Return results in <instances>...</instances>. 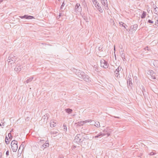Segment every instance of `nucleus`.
Listing matches in <instances>:
<instances>
[{"label":"nucleus","mask_w":158,"mask_h":158,"mask_svg":"<svg viewBox=\"0 0 158 158\" xmlns=\"http://www.w3.org/2000/svg\"><path fill=\"white\" fill-rule=\"evenodd\" d=\"M114 117L115 118H120V117H119L114 116Z\"/></svg>","instance_id":"47"},{"label":"nucleus","mask_w":158,"mask_h":158,"mask_svg":"<svg viewBox=\"0 0 158 158\" xmlns=\"http://www.w3.org/2000/svg\"><path fill=\"white\" fill-rule=\"evenodd\" d=\"M11 137H10V139L11 140Z\"/></svg>","instance_id":"55"},{"label":"nucleus","mask_w":158,"mask_h":158,"mask_svg":"<svg viewBox=\"0 0 158 158\" xmlns=\"http://www.w3.org/2000/svg\"><path fill=\"white\" fill-rule=\"evenodd\" d=\"M105 134L104 133H102V132L99 133L98 135L94 137L95 138H98L100 136H103L105 135Z\"/></svg>","instance_id":"17"},{"label":"nucleus","mask_w":158,"mask_h":158,"mask_svg":"<svg viewBox=\"0 0 158 158\" xmlns=\"http://www.w3.org/2000/svg\"><path fill=\"white\" fill-rule=\"evenodd\" d=\"M12 131H13V129H12L11 130V131H10V133Z\"/></svg>","instance_id":"52"},{"label":"nucleus","mask_w":158,"mask_h":158,"mask_svg":"<svg viewBox=\"0 0 158 158\" xmlns=\"http://www.w3.org/2000/svg\"><path fill=\"white\" fill-rule=\"evenodd\" d=\"M75 11L77 13H80L81 11V7L80 6V4L77 3L75 6Z\"/></svg>","instance_id":"5"},{"label":"nucleus","mask_w":158,"mask_h":158,"mask_svg":"<svg viewBox=\"0 0 158 158\" xmlns=\"http://www.w3.org/2000/svg\"><path fill=\"white\" fill-rule=\"evenodd\" d=\"M114 73H115V74H114L115 76L116 77H120L119 76V72L117 71V72H116V71H115Z\"/></svg>","instance_id":"22"},{"label":"nucleus","mask_w":158,"mask_h":158,"mask_svg":"<svg viewBox=\"0 0 158 158\" xmlns=\"http://www.w3.org/2000/svg\"><path fill=\"white\" fill-rule=\"evenodd\" d=\"M81 136L80 134H77L75 136L74 140V142L77 143L81 145H85V141L86 139L85 138H84L82 140L80 138Z\"/></svg>","instance_id":"2"},{"label":"nucleus","mask_w":158,"mask_h":158,"mask_svg":"<svg viewBox=\"0 0 158 158\" xmlns=\"http://www.w3.org/2000/svg\"><path fill=\"white\" fill-rule=\"evenodd\" d=\"M156 24H158V20L156 21Z\"/></svg>","instance_id":"50"},{"label":"nucleus","mask_w":158,"mask_h":158,"mask_svg":"<svg viewBox=\"0 0 158 158\" xmlns=\"http://www.w3.org/2000/svg\"><path fill=\"white\" fill-rule=\"evenodd\" d=\"M128 85L129 86H131L132 85V82L131 81H128Z\"/></svg>","instance_id":"35"},{"label":"nucleus","mask_w":158,"mask_h":158,"mask_svg":"<svg viewBox=\"0 0 158 158\" xmlns=\"http://www.w3.org/2000/svg\"><path fill=\"white\" fill-rule=\"evenodd\" d=\"M156 154V153L153 152H151L150 154H149V155H151V156H152V155H154L155 154Z\"/></svg>","instance_id":"41"},{"label":"nucleus","mask_w":158,"mask_h":158,"mask_svg":"<svg viewBox=\"0 0 158 158\" xmlns=\"http://www.w3.org/2000/svg\"><path fill=\"white\" fill-rule=\"evenodd\" d=\"M63 126L64 127V131H67V127L66 126H65L64 125H63Z\"/></svg>","instance_id":"37"},{"label":"nucleus","mask_w":158,"mask_h":158,"mask_svg":"<svg viewBox=\"0 0 158 158\" xmlns=\"http://www.w3.org/2000/svg\"><path fill=\"white\" fill-rule=\"evenodd\" d=\"M3 0H0V3Z\"/></svg>","instance_id":"54"},{"label":"nucleus","mask_w":158,"mask_h":158,"mask_svg":"<svg viewBox=\"0 0 158 158\" xmlns=\"http://www.w3.org/2000/svg\"><path fill=\"white\" fill-rule=\"evenodd\" d=\"M119 23L120 25L122 26L123 27H124L125 28H126V27H125V25H126L125 23H124L122 22H120Z\"/></svg>","instance_id":"25"},{"label":"nucleus","mask_w":158,"mask_h":158,"mask_svg":"<svg viewBox=\"0 0 158 158\" xmlns=\"http://www.w3.org/2000/svg\"><path fill=\"white\" fill-rule=\"evenodd\" d=\"M2 156V153L1 152H0V158H1Z\"/></svg>","instance_id":"46"},{"label":"nucleus","mask_w":158,"mask_h":158,"mask_svg":"<svg viewBox=\"0 0 158 158\" xmlns=\"http://www.w3.org/2000/svg\"><path fill=\"white\" fill-rule=\"evenodd\" d=\"M133 27H134V30L135 31L138 27V25L136 24H135L133 25Z\"/></svg>","instance_id":"27"},{"label":"nucleus","mask_w":158,"mask_h":158,"mask_svg":"<svg viewBox=\"0 0 158 158\" xmlns=\"http://www.w3.org/2000/svg\"><path fill=\"white\" fill-rule=\"evenodd\" d=\"M50 124V127H53L56 126V123L53 121H51Z\"/></svg>","instance_id":"16"},{"label":"nucleus","mask_w":158,"mask_h":158,"mask_svg":"<svg viewBox=\"0 0 158 158\" xmlns=\"http://www.w3.org/2000/svg\"><path fill=\"white\" fill-rule=\"evenodd\" d=\"M11 147L12 149L13 152H16L18 149L17 144H14L13 145L11 146Z\"/></svg>","instance_id":"10"},{"label":"nucleus","mask_w":158,"mask_h":158,"mask_svg":"<svg viewBox=\"0 0 158 158\" xmlns=\"http://www.w3.org/2000/svg\"><path fill=\"white\" fill-rule=\"evenodd\" d=\"M49 116V115L48 114H46L44 115L41 120H44V122H45L46 123H47Z\"/></svg>","instance_id":"8"},{"label":"nucleus","mask_w":158,"mask_h":158,"mask_svg":"<svg viewBox=\"0 0 158 158\" xmlns=\"http://www.w3.org/2000/svg\"><path fill=\"white\" fill-rule=\"evenodd\" d=\"M98 10L100 12H102V9L101 7H100L98 9Z\"/></svg>","instance_id":"38"},{"label":"nucleus","mask_w":158,"mask_h":158,"mask_svg":"<svg viewBox=\"0 0 158 158\" xmlns=\"http://www.w3.org/2000/svg\"><path fill=\"white\" fill-rule=\"evenodd\" d=\"M93 3L94 5H96L97 4H98V2H97L96 0H92Z\"/></svg>","instance_id":"29"},{"label":"nucleus","mask_w":158,"mask_h":158,"mask_svg":"<svg viewBox=\"0 0 158 158\" xmlns=\"http://www.w3.org/2000/svg\"><path fill=\"white\" fill-rule=\"evenodd\" d=\"M94 123V122H93V123H92V122H91V123H90V125H93V123Z\"/></svg>","instance_id":"51"},{"label":"nucleus","mask_w":158,"mask_h":158,"mask_svg":"<svg viewBox=\"0 0 158 158\" xmlns=\"http://www.w3.org/2000/svg\"><path fill=\"white\" fill-rule=\"evenodd\" d=\"M25 145V142H23V143H22V144H21V145L20 146H21V147H22L23 148V147H23V146H24Z\"/></svg>","instance_id":"39"},{"label":"nucleus","mask_w":158,"mask_h":158,"mask_svg":"<svg viewBox=\"0 0 158 158\" xmlns=\"http://www.w3.org/2000/svg\"><path fill=\"white\" fill-rule=\"evenodd\" d=\"M17 60V57L14 54L10 55L7 60L8 64H14Z\"/></svg>","instance_id":"3"},{"label":"nucleus","mask_w":158,"mask_h":158,"mask_svg":"<svg viewBox=\"0 0 158 158\" xmlns=\"http://www.w3.org/2000/svg\"><path fill=\"white\" fill-rule=\"evenodd\" d=\"M31 81H32L31 80V79L30 78H29L26 81H25V82L27 83H29V82H31Z\"/></svg>","instance_id":"32"},{"label":"nucleus","mask_w":158,"mask_h":158,"mask_svg":"<svg viewBox=\"0 0 158 158\" xmlns=\"http://www.w3.org/2000/svg\"><path fill=\"white\" fill-rule=\"evenodd\" d=\"M22 68H23V67L21 65H17V66H16V67L15 68V71H16L17 72H19L21 70V69Z\"/></svg>","instance_id":"11"},{"label":"nucleus","mask_w":158,"mask_h":158,"mask_svg":"<svg viewBox=\"0 0 158 158\" xmlns=\"http://www.w3.org/2000/svg\"><path fill=\"white\" fill-rule=\"evenodd\" d=\"M15 143H16V144H17L18 142L17 141L14 140L13 141H12L11 143V146L13 145H14V144H15Z\"/></svg>","instance_id":"21"},{"label":"nucleus","mask_w":158,"mask_h":158,"mask_svg":"<svg viewBox=\"0 0 158 158\" xmlns=\"http://www.w3.org/2000/svg\"><path fill=\"white\" fill-rule=\"evenodd\" d=\"M30 78L31 79V80L32 81V80L34 79V77H30Z\"/></svg>","instance_id":"45"},{"label":"nucleus","mask_w":158,"mask_h":158,"mask_svg":"<svg viewBox=\"0 0 158 158\" xmlns=\"http://www.w3.org/2000/svg\"><path fill=\"white\" fill-rule=\"evenodd\" d=\"M98 69L97 68V67H95V69L94 70L95 71H96L97 72L98 71Z\"/></svg>","instance_id":"44"},{"label":"nucleus","mask_w":158,"mask_h":158,"mask_svg":"<svg viewBox=\"0 0 158 158\" xmlns=\"http://www.w3.org/2000/svg\"><path fill=\"white\" fill-rule=\"evenodd\" d=\"M65 111L66 112L69 113V114H70L71 113L73 110L72 109H70V108H67L65 109Z\"/></svg>","instance_id":"18"},{"label":"nucleus","mask_w":158,"mask_h":158,"mask_svg":"<svg viewBox=\"0 0 158 158\" xmlns=\"http://www.w3.org/2000/svg\"><path fill=\"white\" fill-rule=\"evenodd\" d=\"M121 69V67L119 66L118 68L116 69L115 71H116V72H117V71L119 72Z\"/></svg>","instance_id":"28"},{"label":"nucleus","mask_w":158,"mask_h":158,"mask_svg":"<svg viewBox=\"0 0 158 158\" xmlns=\"http://www.w3.org/2000/svg\"><path fill=\"white\" fill-rule=\"evenodd\" d=\"M155 6V7L154 6V13L157 15L158 14V7H157L156 6Z\"/></svg>","instance_id":"20"},{"label":"nucleus","mask_w":158,"mask_h":158,"mask_svg":"<svg viewBox=\"0 0 158 158\" xmlns=\"http://www.w3.org/2000/svg\"><path fill=\"white\" fill-rule=\"evenodd\" d=\"M148 74H150V75L152 76V77H153V79H155L156 77L154 75H153L154 73L153 71L152 70H149L148 73Z\"/></svg>","instance_id":"15"},{"label":"nucleus","mask_w":158,"mask_h":158,"mask_svg":"<svg viewBox=\"0 0 158 158\" xmlns=\"http://www.w3.org/2000/svg\"><path fill=\"white\" fill-rule=\"evenodd\" d=\"M8 137H9V138L10 139V137H11V139H12L13 137L11 135V134L10 133H9L8 134Z\"/></svg>","instance_id":"36"},{"label":"nucleus","mask_w":158,"mask_h":158,"mask_svg":"<svg viewBox=\"0 0 158 158\" xmlns=\"http://www.w3.org/2000/svg\"><path fill=\"white\" fill-rule=\"evenodd\" d=\"M64 5L65 4L64 3V2H63L60 8V9H61V10H63L62 9H63V7L64 6Z\"/></svg>","instance_id":"30"},{"label":"nucleus","mask_w":158,"mask_h":158,"mask_svg":"<svg viewBox=\"0 0 158 158\" xmlns=\"http://www.w3.org/2000/svg\"><path fill=\"white\" fill-rule=\"evenodd\" d=\"M22 147L21 146L19 147V150H18V152L19 151L20 149V148Z\"/></svg>","instance_id":"53"},{"label":"nucleus","mask_w":158,"mask_h":158,"mask_svg":"<svg viewBox=\"0 0 158 158\" xmlns=\"http://www.w3.org/2000/svg\"><path fill=\"white\" fill-rule=\"evenodd\" d=\"M0 122V126H1L4 127L5 125L4 122L2 120H1Z\"/></svg>","instance_id":"24"},{"label":"nucleus","mask_w":158,"mask_h":158,"mask_svg":"<svg viewBox=\"0 0 158 158\" xmlns=\"http://www.w3.org/2000/svg\"><path fill=\"white\" fill-rule=\"evenodd\" d=\"M6 156H8L9 155V151L8 150H7L6 152Z\"/></svg>","instance_id":"42"},{"label":"nucleus","mask_w":158,"mask_h":158,"mask_svg":"<svg viewBox=\"0 0 158 158\" xmlns=\"http://www.w3.org/2000/svg\"><path fill=\"white\" fill-rule=\"evenodd\" d=\"M98 49L99 50H101L102 49V48H101V47H99L98 48Z\"/></svg>","instance_id":"48"},{"label":"nucleus","mask_w":158,"mask_h":158,"mask_svg":"<svg viewBox=\"0 0 158 158\" xmlns=\"http://www.w3.org/2000/svg\"><path fill=\"white\" fill-rule=\"evenodd\" d=\"M140 89H141L143 95L145 97V95H146V91L144 87L142 85Z\"/></svg>","instance_id":"12"},{"label":"nucleus","mask_w":158,"mask_h":158,"mask_svg":"<svg viewBox=\"0 0 158 158\" xmlns=\"http://www.w3.org/2000/svg\"><path fill=\"white\" fill-rule=\"evenodd\" d=\"M58 132V131H51L50 132V133L51 134H55Z\"/></svg>","instance_id":"33"},{"label":"nucleus","mask_w":158,"mask_h":158,"mask_svg":"<svg viewBox=\"0 0 158 158\" xmlns=\"http://www.w3.org/2000/svg\"><path fill=\"white\" fill-rule=\"evenodd\" d=\"M101 2L103 6H105V8L106 9H108V7L107 1V0H101Z\"/></svg>","instance_id":"7"},{"label":"nucleus","mask_w":158,"mask_h":158,"mask_svg":"<svg viewBox=\"0 0 158 158\" xmlns=\"http://www.w3.org/2000/svg\"><path fill=\"white\" fill-rule=\"evenodd\" d=\"M120 53L121 54V57L122 58L123 61H125L126 58L125 57V55L124 53L122 51H121V52H120Z\"/></svg>","instance_id":"14"},{"label":"nucleus","mask_w":158,"mask_h":158,"mask_svg":"<svg viewBox=\"0 0 158 158\" xmlns=\"http://www.w3.org/2000/svg\"><path fill=\"white\" fill-rule=\"evenodd\" d=\"M95 6L96 7V8L98 9L99 8L101 7L100 6L99 4V3L98 4H97L96 5H95Z\"/></svg>","instance_id":"34"},{"label":"nucleus","mask_w":158,"mask_h":158,"mask_svg":"<svg viewBox=\"0 0 158 158\" xmlns=\"http://www.w3.org/2000/svg\"><path fill=\"white\" fill-rule=\"evenodd\" d=\"M61 14L60 13L59 14V17H60L61 16Z\"/></svg>","instance_id":"49"},{"label":"nucleus","mask_w":158,"mask_h":158,"mask_svg":"<svg viewBox=\"0 0 158 158\" xmlns=\"http://www.w3.org/2000/svg\"><path fill=\"white\" fill-rule=\"evenodd\" d=\"M146 12L144 11H143L142 13V14L141 16V19H143L145 18L146 15Z\"/></svg>","instance_id":"19"},{"label":"nucleus","mask_w":158,"mask_h":158,"mask_svg":"<svg viewBox=\"0 0 158 158\" xmlns=\"http://www.w3.org/2000/svg\"><path fill=\"white\" fill-rule=\"evenodd\" d=\"M148 22L149 23H153V21H152V20H151L150 19H149L148 20Z\"/></svg>","instance_id":"40"},{"label":"nucleus","mask_w":158,"mask_h":158,"mask_svg":"<svg viewBox=\"0 0 158 158\" xmlns=\"http://www.w3.org/2000/svg\"><path fill=\"white\" fill-rule=\"evenodd\" d=\"M19 17L22 19H30L34 18L33 16L28 15H25L23 16H20Z\"/></svg>","instance_id":"6"},{"label":"nucleus","mask_w":158,"mask_h":158,"mask_svg":"<svg viewBox=\"0 0 158 158\" xmlns=\"http://www.w3.org/2000/svg\"><path fill=\"white\" fill-rule=\"evenodd\" d=\"M49 146V144L48 141H46L45 143L43 144V145L41 146L40 148L43 150H44L45 148L47 147H48Z\"/></svg>","instance_id":"9"},{"label":"nucleus","mask_w":158,"mask_h":158,"mask_svg":"<svg viewBox=\"0 0 158 158\" xmlns=\"http://www.w3.org/2000/svg\"><path fill=\"white\" fill-rule=\"evenodd\" d=\"M94 125L98 127H100V123L99 122L95 123Z\"/></svg>","instance_id":"26"},{"label":"nucleus","mask_w":158,"mask_h":158,"mask_svg":"<svg viewBox=\"0 0 158 158\" xmlns=\"http://www.w3.org/2000/svg\"><path fill=\"white\" fill-rule=\"evenodd\" d=\"M5 143L6 144H8L9 143V139L6 136L5 137Z\"/></svg>","instance_id":"23"},{"label":"nucleus","mask_w":158,"mask_h":158,"mask_svg":"<svg viewBox=\"0 0 158 158\" xmlns=\"http://www.w3.org/2000/svg\"><path fill=\"white\" fill-rule=\"evenodd\" d=\"M131 76H128V77H127V84H128V81H131L130 80V79H131Z\"/></svg>","instance_id":"31"},{"label":"nucleus","mask_w":158,"mask_h":158,"mask_svg":"<svg viewBox=\"0 0 158 158\" xmlns=\"http://www.w3.org/2000/svg\"><path fill=\"white\" fill-rule=\"evenodd\" d=\"M76 74L80 79H83L87 82L90 81V78L89 76L85 74V73L83 71L80 70H76Z\"/></svg>","instance_id":"1"},{"label":"nucleus","mask_w":158,"mask_h":158,"mask_svg":"<svg viewBox=\"0 0 158 158\" xmlns=\"http://www.w3.org/2000/svg\"><path fill=\"white\" fill-rule=\"evenodd\" d=\"M101 66L105 69L108 68L109 64L107 62L104 60H101L100 61Z\"/></svg>","instance_id":"4"},{"label":"nucleus","mask_w":158,"mask_h":158,"mask_svg":"<svg viewBox=\"0 0 158 158\" xmlns=\"http://www.w3.org/2000/svg\"><path fill=\"white\" fill-rule=\"evenodd\" d=\"M93 121L91 119H88L87 120H85V121H83L82 122H81V125H83L84 124H85L86 123H89L90 122V123L92 122Z\"/></svg>","instance_id":"13"},{"label":"nucleus","mask_w":158,"mask_h":158,"mask_svg":"<svg viewBox=\"0 0 158 158\" xmlns=\"http://www.w3.org/2000/svg\"><path fill=\"white\" fill-rule=\"evenodd\" d=\"M133 25H132L130 27V28L131 29H134V27H133Z\"/></svg>","instance_id":"43"}]
</instances>
